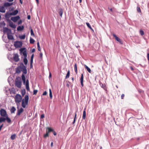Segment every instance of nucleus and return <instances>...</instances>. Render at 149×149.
Masks as SVG:
<instances>
[{"instance_id":"obj_1","label":"nucleus","mask_w":149,"mask_h":149,"mask_svg":"<svg viewBox=\"0 0 149 149\" xmlns=\"http://www.w3.org/2000/svg\"><path fill=\"white\" fill-rule=\"evenodd\" d=\"M22 71L23 72L22 74H26L27 73V70L26 67L24 66L22 63H21L19 66H18L16 68L15 73L17 74H19Z\"/></svg>"},{"instance_id":"obj_2","label":"nucleus","mask_w":149,"mask_h":149,"mask_svg":"<svg viewBox=\"0 0 149 149\" xmlns=\"http://www.w3.org/2000/svg\"><path fill=\"white\" fill-rule=\"evenodd\" d=\"M3 32L4 33H7L8 38V40H12L14 39L13 36L11 35V31L10 29L7 27H4L3 29Z\"/></svg>"},{"instance_id":"obj_3","label":"nucleus","mask_w":149,"mask_h":149,"mask_svg":"<svg viewBox=\"0 0 149 149\" xmlns=\"http://www.w3.org/2000/svg\"><path fill=\"white\" fill-rule=\"evenodd\" d=\"M20 51L22 53V54L24 57V59L23 60V61L24 63V64L26 65L28 63V60L27 59V52L25 48H22L20 49Z\"/></svg>"},{"instance_id":"obj_4","label":"nucleus","mask_w":149,"mask_h":149,"mask_svg":"<svg viewBox=\"0 0 149 149\" xmlns=\"http://www.w3.org/2000/svg\"><path fill=\"white\" fill-rule=\"evenodd\" d=\"M22 79L24 84H26V88L27 91H29L30 89L29 87V81L28 79L26 81V78L24 74H22L21 76Z\"/></svg>"},{"instance_id":"obj_5","label":"nucleus","mask_w":149,"mask_h":149,"mask_svg":"<svg viewBox=\"0 0 149 149\" xmlns=\"http://www.w3.org/2000/svg\"><path fill=\"white\" fill-rule=\"evenodd\" d=\"M29 100V96L28 95H25L24 99L22 100V106L24 108L26 107V105L28 104Z\"/></svg>"},{"instance_id":"obj_6","label":"nucleus","mask_w":149,"mask_h":149,"mask_svg":"<svg viewBox=\"0 0 149 149\" xmlns=\"http://www.w3.org/2000/svg\"><path fill=\"white\" fill-rule=\"evenodd\" d=\"M15 85L19 88H21L22 86V81L21 78L18 77H17L15 80Z\"/></svg>"},{"instance_id":"obj_7","label":"nucleus","mask_w":149,"mask_h":149,"mask_svg":"<svg viewBox=\"0 0 149 149\" xmlns=\"http://www.w3.org/2000/svg\"><path fill=\"white\" fill-rule=\"evenodd\" d=\"M15 100L16 103L19 104L21 101L22 97L20 95L17 94L15 97Z\"/></svg>"},{"instance_id":"obj_8","label":"nucleus","mask_w":149,"mask_h":149,"mask_svg":"<svg viewBox=\"0 0 149 149\" xmlns=\"http://www.w3.org/2000/svg\"><path fill=\"white\" fill-rule=\"evenodd\" d=\"M14 45L16 48H20L22 46V42L21 41H16L14 42Z\"/></svg>"},{"instance_id":"obj_9","label":"nucleus","mask_w":149,"mask_h":149,"mask_svg":"<svg viewBox=\"0 0 149 149\" xmlns=\"http://www.w3.org/2000/svg\"><path fill=\"white\" fill-rule=\"evenodd\" d=\"M0 114L1 116L3 117H6L7 116L6 111L3 109H1L0 110Z\"/></svg>"},{"instance_id":"obj_10","label":"nucleus","mask_w":149,"mask_h":149,"mask_svg":"<svg viewBox=\"0 0 149 149\" xmlns=\"http://www.w3.org/2000/svg\"><path fill=\"white\" fill-rule=\"evenodd\" d=\"M20 18V17L19 16H17L15 17H12L11 18V19L13 22H15L19 20Z\"/></svg>"},{"instance_id":"obj_11","label":"nucleus","mask_w":149,"mask_h":149,"mask_svg":"<svg viewBox=\"0 0 149 149\" xmlns=\"http://www.w3.org/2000/svg\"><path fill=\"white\" fill-rule=\"evenodd\" d=\"M13 58L15 62H17L19 60V55L18 54H14Z\"/></svg>"},{"instance_id":"obj_12","label":"nucleus","mask_w":149,"mask_h":149,"mask_svg":"<svg viewBox=\"0 0 149 149\" xmlns=\"http://www.w3.org/2000/svg\"><path fill=\"white\" fill-rule=\"evenodd\" d=\"M23 111L24 109L22 108L19 109H18L16 116H20L21 114Z\"/></svg>"},{"instance_id":"obj_13","label":"nucleus","mask_w":149,"mask_h":149,"mask_svg":"<svg viewBox=\"0 0 149 149\" xmlns=\"http://www.w3.org/2000/svg\"><path fill=\"white\" fill-rule=\"evenodd\" d=\"M113 36L115 38V39L118 42L120 43H121L122 41L121 39L118 38L117 36L114 33L112 34Z\"/></svg>"},{"instance_id":"obj_14","label":"nucleus","mask_w":149,"mask_h":149,"mask_svg":"<svg viewBox=\"0 0 149 149\" xmlns=\"http://www.w3.org/2000/svg\"><path fill=\"white\" fill-rule=\"evenodd\" d=\"M9 25L13 29H15L16 27L15 25L10 21L9 22Z\"/></svg>"},{"instance_id":"obj_15","label":"nucleus","mask_w":149,"mask_h":149,"mask_svg":"<svg viewBox=\"0 0 149 149\" xmlns=\"http://www.w3.org/2000/svg\"><path fill=\"white\" fill-rule=\"evenodd\" d=\"M18 11L17 10H15L14 11L10 13L11 15H16L18 13Z\"/></svg>"},{"instance_id":"obj_16","label":"nucleus","mask_w":149,"mask_h":149,"mask_svg":"<svg viewBox=\"0 0 149 149\" xmlns=\"http://www.w3.org/2000/svg\"><path fill=\"white\" fill-rule=\"evenodd\" d=\"M46 132H47L48 133H49V132H52L53 131V130L50 127H47L46 128Z\"/></svg>"},{"instance_id":"obj_17","label":"nucleus","mask_w":149,"mask_h":149,"mask_svg":"<svg viewBox=\"0 0 149 149\" xmlns=\"http://www.w3.org/2000/svg\"><path fill=\"white\" fill-rule=\"evenodd\" d=\"M13 4V3H9V2H6L4 3V6L6 7H8L12 5Z\"/></svg>"},{"instance_id":"obj_18","label":"nucleus","mask_w":149,"mask_h":149,"mask_svg":"<svg viewBox=\"0 0 149 149\" xmlns=\"http://www.w3.org/2000/svg\"><path fill=\"white\" fill-rule=\"evenodd\" d=\"M5 11L6 10L3 6H0V12L4 13Z\"/></svg>"},{"instance_id":"obj_19","label":"nucleus","mask_w":149,"mask_h":149,"mask_svg":"<svg viewBox=\"0 0 149 149\" xmlns=\"http://www.w3.org/2000/svg\"><path fill=\"white\" fill-rule=\"evenodd\" d=\"M24 28V26H18L17 28V30L18 31H21Z\"/></svg>"},{"instance_id":"obj_20","label":"nucleus","mask_w":149,"mask_h":149,"mask_svg":"<svg viewBox=\"0 0 149 149\" xmlns=\"http://www.w3.org/2000/svg\"><path fill=\"white\" fill-rule=\"evenodd\" d=\"M10 13L7 12L6 13L5 15V17L6 19H9L10 18Z\"/></svg>"},{"instance_id":"obj_21","label":"nucleus","mask_w":149,"mask_h":149,"mask_svg":"<svg viewBox=\"0 0 149 149\" xmlns=\"http://www.w3.org/2000/svg\"><path fill=\"white\" fill-rule=\"evenodd\" d=\"M16 110L15 108L14 107H12L10 109L11 113H14Z\"/></svg>"},{"instance_id":"obj_22","label":"nucleus","mask_w":149,"mask_h":149,"mask_svg":"<svg viewBox=\"0 0 149 149\" xmlns=\"http://www.w3.org/2000/svg\"><path fill=\"white\" fill-rule=\"evenodd\" d=\"M84 68L86 69L90 73H91V70L86 65H84Z\"/></svg>"},{"instance_id":"obj_23","label":"nucleus","mask_w":149,"mask_h":149,"mask_svg":"<svg viewBox=\"0 0 149 149\" xmlns=\"http://www.w3.org/2000/svg\"><path fill=\"white\" fill-rule=\"evenodd\" d=\"M6 120L7 122L9 123H11V119L8 117V116H6Z\"/></svg>"},{"instance_id":"obj_24","label":"nucleus","mask_w":149,"mask_h":149,"mask_svg":"<svg viewBox=\"0 0 149 149\" xmlns=\"http://www.w3.org/2000/svg\"><path fill=\"white\" fill-rule=\"evenodd\" d=\"M85 110H86V109H85L84 111H83V112L82 118L84 119H85L86 118V112Z\"/></svg>"},{"instance_id":"obj_25","label":"nucleus","mask_w":149,"mask_h":149,"mask_svg":"<svg viewBox=\"0 0 149 149\" xmlns=\"http://www.w3.org/2000/svg\"><path fill=\"white\" fill-rule=\"evenodd\" d=\"M74 70L76 74L77 73V65L76 63H75L74 65Z\"/></svg>"},{"instance_id":"obj_26","label":"nucleus","mask_w":149,"mask_h":149,"mask_svg":"<svg viewBox=\"0 0 149 149\" xmlns=\"http://www.w3.org/2000/svg\"><path fill=\"white\" fill-rule=\"evenodd\" d=\"M6 118L5 117H0V123L2 122H4L6 120Z\"/></svg>"},{"instance_id":"obj_27","label":"nucleus","mask_w":149,"mask_h":149,"mask_svg":"<svg viewBox=\"0 0 149 149\" xmlns=\"http://www.w3.org/2000/svg\"><path fill=\"white\" fill-rule=\"evenodd\" d=\"M49 95L50 98L51 99H52V91L51 89H49Z\"/></svg>"},{"instance_id":"obj_28","label":"nucleus","mask_w":149,"mask_h":149,"mask_svg":"<svg viewBox=\"0 0 149 149\" xmlns=\"http://www.w3.org/2000/svg\"><path fill=\"white\" fill-rule=\"evenodd\" d=\"M63 13V10L61 8L60 9H59V14L61 17H62Z\"/></svg>"},{"instance_id":"obj_29","label":"nucleus","mask_w":149,"mask_h":149,"mask_svg":"<svg viewBox=\"0 0 149 149\" xmlns=\"http://www.w3.org/2000/svg\"><path fill=\"white\" fill-rule=\"evenodd\" d=\"M86 24L88 28H89L92 31H93V30L92 28L91 27V25H90V24L89 23L86 22Z\"/></svg>"},{"instance_id":"obj_30","label":"nucleus","mask_w":149,"mask_h":149,"mask_svg":"<svg viewBox=\"0 0 149 149\" xmlns=\"http://www.w3.org/2000/svg\"><path fill=\"white\" fill-rule=\"evenodd\" d=\"M16 135L15 134H13L11 135L10 138L12 140H14L16 137Z\"/></svg>"},{"instance_id":"obj_31","label":"nucleus","mask_w":149,"mask_h":149,"mask_svg":"<svg viewBox=\"0 0 149 149\" xmlns=\"http://www.w3.org/2000/svg\"><path fill=\"white\" fill-rule=\"evenodd\" d=\"M100 85L101 86V87L103 88L104 89H105L106 88V85L104 84H103L102 83H100Z\"/></svg>"},{"instance_id":"obj_32","label":"nucleus","mask_w":149,"mask_h":149,"mask_svg":"<svg viewBox=\"0 0 149 149\" xmlns=\"http://www.w3.org/2000/svg\"><path fill=\"white\" fill-rule=\"evenodd\" d=\"M70 70H69L67 74L66 75L65 77L66 79H68V78L70 77Z\"/></svg>"},{"instance_id":"obj_33","label":"nucleus","mask_w":149,"mask_h":149,"mask_svg":"<svg viewBox=\"0 0 149 149\" xmlns=\"http://www.w3.org/2000/svg\"><path fill=\"white\" fill-rule=\"evenodd\" d=\"M19 38L21 39H24L25 38V35L24 34L19 36Z\"/></svg>"},{"instance_id":"obj_34","label":"nucleus","mask_w":149,"mask_h":149,"mask_svg":"<svg viewBox=\"0 0 149 149\" xmlns=\"http://www.w3.org/2000/svg\"><path fill=\"white\" fill-rule=\"evenodd\" d=\"M34 42L35 40L33 39L32 38H30V42L31 44H33L34 43Z\"/></svg>"},{"instance_id":"obj_35","label":"nucleus","mask_w":149,"mask_h":149,"mask_svg":"<svg viewBox=\"0 0 149 149\" xmlns=\"http://www.w3.org/2000/svg\"><path fill=\"white\" fill-rule=\"evenodd\" d=\"M84 76L83 74H81V77L80 79V82H83Z\"/></svg>"},{"instance_id":"obj_36","label":"nucleus","mask_w":149,"mask_h":149,"mask_svg":"<svg viewBox=\"0 0 149 149\" xmlns=\"http://www.w3.org/2000/svg\"><path fill=\"white\" fill-rule=\"evenodd\" d=\"M37 47H38V51H40V46L39 43V42H37Z\"/></svg>"},{"instance_id":"obj_37","label":"nucleus","mask_w":149,"mask_h":149,"mask_svg":"<svg viewBox=\"0 0 149 149\" xmlns=\"http://www.w3.org/2000/svg\"><path fill=\"white\" fill-rule=\"evenodd\" d=\"M76 117H77V113H75V116H74V121L72 123L73 124H74V123H75L76 119L77 118Z\"/></svg>"},{"instance_id":"obj_38","label":"nucleus","mask_w":149,"mask_h":149,"mask_svg":"<svg viewBox=\"0 0 149 149\" xmlns=\"http://www.w3.org/2000/svg\"><path fill=\"white\" fill-rule=\"evenodd\" d=\"M137 11L138 12H139V13L141 12V9H140V7H139V6H137Z\"/></svg>"},{"instance_id":"obj_39","label":"nucleus","mask_w":149,"mask_h":149,"mask_svg":"<svg viewBox=\"0 0 149 149\" xmlns=\"http://www.w3.org/2000/svg\"><path fill=\"white\" fill-rule=\"evenodd\" d=\"M49 136V133L47 132H46V133L45 134H44V137L45 138H46L47 137Z\"/></svg>"},{"instance_id":"obj_40","label":"nucleus","mask_w":149,"mask_h":149,"mask_svg":"<svg viewBox=\"0 0 149 149\" xmlns=\"http://www.w3.org/2000/svg\"><path fill=\"white\" fill-rule=\"evenodd\" d=\"M33 58H31V60H30V66L31 67H32V63H33Z\"/></svg>"},{"instance_id":"obj_41","label":"nucleus","mask_w":149,"mask_h":149,"mask_svg":"<svg viewBox=\"0 0 149 149\" xmlns=\"http://www.w3.org/2000/svg\"><path fill=\"white\" fill-rule=\"evenodd\" d=\"M140 34L142 36L144 35V31L143 30H140Z\"/></svg>"},{"instance_id":"obj_42","label":"nucleus","mask_w":149,"mask_h":149,"mask_svg":"<svg viewBox=\"0 0 149 149\" xmlns=\"http://www.w3.org/2000/svg\"><path fill=\"white\" fill-rule=\"evenodd\" d=\"M38 90H34L33 91V95H36L38 92Z\"/></svg>"},{"instance_id":"obj_43","label":"nucleus","mask_w":149,"mask_h":149,"mask_svg":"<svg viewBox=\"0 0 149 149\" xmlns=\"http://www.w3.org/2000/svg\"><path fill=\"white\" fill-rule=\"evenodd\" d=\"M31 36H34V34L32 29H31Z\"/></svg>"},{"instance_id":"obj_44","label":"nucleus","mask_w":149,"mask_h":149,"mask_svg":"<svg viewBox=\"0 0 149 149\" xmlns=\"http://www.w3.org/2000/svg\"><path fill=\"white\" fill-rule=\"evenodd\" d=\"M22 20L20 19V20H19V21H18V24L19 25L20 24L22 23Z\"/></svg>"},{"instance_id":"obj_45","label":"nucleus","mask_w":149,"mask_h":149,"mask_svg":"<svg viewBox=\"0 0 149 149\" xmlns=\"http://www.w3.org/2000/svg\"><path fill=\"white\" fill-rule=\"evenodd\" d=\"M121 98L122 99H123L124 98V97H125V95L123 94L121 95Z\"/></svg>"},{"instance_id":"obj_46","label":"nucleus","mask_w":149,"mask_h":149,"mask_svg":"<svg viewBox=\"0 0 149 149\" xmlns=\"http://www.w3.org/2000/svg\"><path fill=\"white\" fill-rule=\"evenodd\" d=\"M47 94V92L46 91H45L43 92V93L42 94L43 95H46Z\"/></svg>"},{"instance_id":"obj_47","label":"nucleus","mask_w":149,"mask_h":149,"mask_svg":"<svg viewBox=\"0 0 149 149\" xmlns=\"http://www.w3.org/2000/svg\"><path fill=\"white\" fill-rule=\"evenodd\" d=\"M52 132L54 135L56 136V133L55 131H54V130L53 131H52Z\"/></svg>"},{"instance_id":"obj_48","label":"nucleus","mask_w":149,"mask_h":149,"mask_svg":"<svg viewBox=\"0 0 149 149\" xmlns=\"http://www.w3.org/2000/svg\"><path fill=\"white\" fill-rule=\"evenodd\" d=\"M40 58H42V54L41 52L40 53Z\"/></svg>"},{"instance_id":"obj_49","label":"nucleus","mask_w":149,"mask_h":149,"mask_svg":"<svg viewBox=\"0 0 149 149\" xmlns=\"http://www.w3.org/2000/svg\"><path fill=\"white\" fill-rule=\"evenodd\" d=\"M44 117V114H42L41 115L40 118H43Z\"/></svg>"},{"instance_id":"obj_50","label":"nucleus","mask_w":149,"mask_h":149,"mask_svg":"<svg viewBox=\"0 0 149 149\" xmlns=\"http://www.w3.org/2000/svg\"><path fill=\"white\" fill-rule=\"evenodd\" d=\"M147 58L148 61H149V53H148L147 54Z\"/></svg>"},{"instance_id":"obj_51","label":"nucleus","mask_w":149,"mask_h":149,"mask_svg":"<svg viewBox=\"0 0 149 149\" xmlns=\"http://www.w3.org/2000/svg\"><path fill=\"white\" fill-rule=\"evenodd\" d=\"M3 126V124H2L0 126V131L1 130V128Z\"/></svg>"},{"instance_id":"obj_52","label":"nucleus","mask_w":149,"mask_h":149,"mask_svg":"<svg viewBox=\"0 0 149 149\" xmlns=\"http://www.w3.org/2000/svg\"><path fill=\"white\" fill-rule=\"evenodd\" d=\"M27 18L28 19H30L31 18V16L30 15H28L27 16Z\"/></svg>"},{"instance_id":"obj_53","label":"nucleus","mask_w":149,"mask_h":149,"mask_svg":"<svg viewBox=\"0 0 149 149\" xmlns=\"http://www.w3.org/2000/svg\"><path fill=\"white\" fill-rule=\"evenodd\" d=\"M35 49L34 48V49H33L32 50L31 52H32L33 53V52H35Z\"/></svg>"},{"instance_id":"obj_54","label":"nucleus","mask_w":149,"mask_h":149,"mask_svg":"<svg viewBox=\"0 0 149 149\" xmlns=\"http://www.w3.org/2000/svg\"><path fill=\"white\" fill-rule=\"evenodd\" d=\"M51 146L52 147L53 146V142H52L51 144Z\"/></svg>"},{"instance_id":"obj_55","label":"nucleus","mask_w":149,"mask_h":149,"mask_svg":"<svg viewBox=\"0 0 149 149\" xmlns=\"http://www.w3.org/2000/svg\"><path fill=\"white\" fill-rule=\"evenodd\" d=\"M33 57H34V54H33L32 55V56H31V58L33 59Z\"/></svg>"},{"instance_id":"obj_56","label":"nucleus","mask_w":149,"mask_h":149,"mask_svg":"<svg viewBox=\"0 0 149 149\" xmlns=\"http://www.w3.org/2000/svg\"><path fill=\"white\" fill-rule=\"evenodd\" d=\"M81 82V85L82 86V87L83 86L84 84H83V82Z\"/></svg>"},{"instance_id":"obj_57","label":"nucleus","mask_w":149,"mask_h":149,"mask_svg":"<svg viewBox=\"0 0 149 149\" xmlns=\"http://www.w3.org/2000/svg\"><path fill=\"white\" fill-rule=\"evenodd\" d=\"M37 4H38L39 1L38 0H36Z\"/></svg>"},{"instance_id":"obj_58","label":"nucleus","mask_w":149,"mask_h":149,"mask_svg":"<svg viewBox=\"0 0 149 149\" xmlns=\"http://www.w3.org/2000/svg\"><path fill=\"white\" fill-rule=\"evenodd\" d=\"M130 69L131 70H134L133 68L132 67H130Z\"/></svg>"},{"instance_id":"obj_59","label":"nucleus","mask_w":149,"mask_h":149,"mask_svg":"<svg viewBox=\"0 0 149 149\" xmlns=\"http://www.w3.org/2000/svg\"><path fill=\"white\" fill-rule=\"evenodd\" d=\"M9 2H12L13 1V0H7Z\"/></svg>"},{"instance_id":"obj_60","label":"nucleus","mask_w":149,"mask_h":149,"mask_svg":"<svg viewBox=\"0 0 149 149\" xmlns=\"http://www.w3.org/2000/svg\"><path fill=\"white\" fill-rule=\"evenodd\" d=\"M110 10L112 12H113V10L112 9V8H111L110 9Z\"/></svg>"},{"instance_id":"obj_61","label":"nucleus","mask_w":149,"mask_h":149,"mask_svg":"<svg viewBox=\"0 0 149 149\" xmlns=\"http://www.w3.org/2000/svg\"><path fill=\"white\" fill-rule=\"evenodd\" d=\"M71 79H72V81L73 82L74 81V78L73 77H72L71 78Z\"/></svg>"},{"instance_id":"obj_62","label":"nucleus","mask_w":149,"mask_h":149,"mask_svg":"<svg viewBox=\"0 0 149 149\" xmlns=\"http://www.w3.org/2000/svg\"><path fill=\"white\" fill-rule=\"evenodd\" d=\"M79 2L81 3L82 1V0H79Z\"/></svg>"},{"instance_id":"obj_63","label":"nucleus","mask_w":149,"mask_h":149,"mask_svg":"<svg viewBox=\"0 0 149 149\" xmlns=\"http://www.w3.org/2000/svg\"><path fill=\"white\" fill-rule=\"evenodd\" d=\"M67 86H68V87H69V84H67Z\"/></svg>"},{"instance_id":"obj_64","label":"nucleus","mask_w":149,"mask_h":149,"mask_svg":"<svg viewBox=\"0 0 149 149\" xmlns=\"http://www.w3.org/2000/svg\"><path fill=\"white\" fill-rule=\"evenodd\" d=\"M49 76L50 77H51V73H50Z\"/></svg>"}]
</instances>
